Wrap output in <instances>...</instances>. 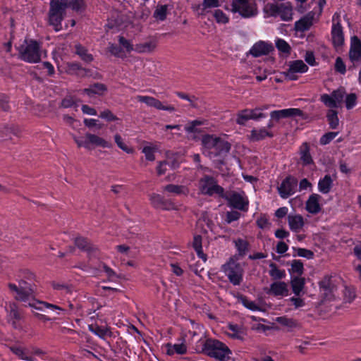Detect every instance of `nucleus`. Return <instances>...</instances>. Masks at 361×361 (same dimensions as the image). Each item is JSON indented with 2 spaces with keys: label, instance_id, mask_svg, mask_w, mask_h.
Here are the masks:
<instances>
[{
  "label": "nucleus",
  "instance_id": "obj_1",
  "mask_svg": "<svg viewBox=\"0 0 361 361\" xmlns=\"http://www.w3.org/2000/svg\"><path fill=\"white\" fill-rule=\"evenodd\" d=\"M201 142L202 154L209 158L227 154L231 149L228 142L214 135H203Z\"/></svg>",
  "mask_w": 361,
  "mask_h": 361
},
{
  "label": "nucleus",
  "instance_id": "obj_2",
  "mask_svg": "<svg viewBox=\"0 0 361 361\" xmlns=\"http://www.w3.org/2000/svg\"><path fill=\"white\" fill-rule=\"evenodd\" d=\"M202 352L219 361H228L231 351L224 343L215 339H207L203 344Z\"/></svg>",
  "mask_w": 361,
  "mask_h": 361
},
{
  "label": "nucleus",
  "instance_id": "obj_3",
  "mask_svg": "<svg viewBox=\"0 0 361 361\" xmlns=\"http://www.w3.org/2000/svg\"><path fill=\"white\" fill-rule=\"evenodd\" d=\"M68 7V0H51L49 11V24L55 31L62 29L61 23L64 18L66 9Z\"/></svg>",
  "mask_w": 361,
  "mask_h": 361
},
{
  "label": "nucleus",
  "instance_id": "obj_4",
  "mask_svg": "<svg viewBox=\"0 0 361 361\" xmlns=\"http://www.w3.org/2000/svg\"><path fill=\"white\" fill-rule=\"evenodd\" d=\"M18 51V58L25 62L35 63L41 60L40 45L35 40H25Z\"/></svg>",
  "mask_w": 361,
  "mask_h": 361
},
{
  "label": "nucleus",
  "instance_id": "obj_5",
  "mask_svg": "<svg viewBox=\"0 0 361 361\" xmlns=\"http://www.w3.org/2000/svg\"><path fill=\"white\" fill-rule=\"evenodd\" d=\"M221 269L233 285L238 286L243 281V269L233 257H231L226 263L223 264Z\"/></svg>",
  "mask_w": 361,
  "mask_h": 361
},
{
  "label": "nucleus",
  "instance_id": "obj_6",
  "mask_svg": "<svg viewBox=\"0 0 361 361\" xmlns=\"http://www.w3.org/2000/svg\"><path fill=\"white\" fill-rule=\"evenodd\" d=\"M264 11L269 16L280 17L283 21H290L293 18V8L290 4H267Z\"/></svg>",
  "mask_w": 361,
  "mask_h": 361
},
{
  "label": "nucleus",
  "instance_id": "obj_7",
  "mask_svg": "<svg viewBox=\"0 0 361 361\" xmlns=\"http://www.w3.org/2000/svg\"><path fill=\"white\" fill-rule=\"evenodd\" d=\"M74 141L78 147H84L87 149H91L92 147H101L103 148H111L112 144L102 137L95 134L86 133L84 138H80L75 135L73 136Z\"/></svg>",
  "mask_w": 361,
  "mask_h": 361
},
{
  "label": "nucleus",
  "instance_id": "obj_8",
  "mask_svg": "<svg viewBox=\"0 0 361 361\" xmlns=\"http://www.w3.org/2000/svg\"><path fill=\"white\" fill-rule=\"evenodd\" d=\"M231 11L239 13L244 18H250L257 15L258 8L257 4L251 0H233Z\"/></svg>",
  "mask_w": 361,
  "mask_h": 361
},
{
  "label": "nucleus",
  "instance_id": "obj_9",
  "mask_svg": "<svg viewBox=\"0 0 361 361\" xmlns=\"http://www.w3.org/2000/svg\"><path fill=\"white\" fill-rule=\"evenodd\" d=\"M199 190L203 195L212 196L218 195L224 197V188L217 184L216 180L212 176H204L199 180Z\"/></svg>",
  "mask_w": 361,
  "mask_h": 361
},
{
  "label": "nucleus",
  "instance_id": "obj_10",
  "mask_svg": "<svg viewBox=\"0 0 361 361\" xmlns=\"http://www.w3.org/2000/svg\"><path fill=\"white\" fill-rule=\"evenodd\" d=\"M319 286L326 300H334L339 298L338 280L330 276H326L319 283Z\"/></svg>",
  "mask_w": 361,
  "mask_h": 361
},
{
  "label": "nucleus",
  "instance_id": "obj_11",
  "mask_svg": "<svg viewBox=\"0 0 361 361\" xmlns=\"http://www.w3.org/2000/svg\"><path fill=\"white\" fill-rule=\"evenodd\" d=\"M345 96V91L344 88L340 87L334 90L330 94H322L320 96V101L325 106L331 109H335L341 106Z\"/></svg>",
  "mask_w": 361,
  "mask_h": 361
},
{
  "label": "nucleus",
  "instance_id": "obj_12",
  "mask_svg": "<svg viewBox=\"0 0 361 361\" xmlns=\"http://www.w3.org/2000/svg\"><path fill=\"white\" fill-rule=\"evenodd\" d=\"M223 197L228 201V203L231 207L235 209L241 211H246L247 209L248 200L243 192H237L232 191L226 195H224Z\"/></svg>",
  "mask_w": 361,
  "mask_h": 361
},
{
  "label": "nucleus",
  "instance_id": "obj_13",
  "mask_svg": "<svg viewBox=\"0 0 361 361\" xmlns=\"http://www.w3.org/2000/svg\"><path fill=\"white\" fill-rule=\"evenodd\" d=\"M8 286L11 291L16 293V295L14 297L16 300L27 303L28 306H35L32 288H23L24 290H19L18 286L14 283H8Z\"/></svg>",
  "mask_w": 361,
  "mask_h": 361
},
{
  "label": "nucleus",
  "instance_id": "obj_14",
  "mask_svg": "<svg viewBox=\"0 0 361 361\" xmlns=\"http://www.w3.org/2000/svg\"><path fill=\"white\" fill-rule=\"evenodd\" d=\"M333 25L331 29L332 42L334 47H338L343 45L344 42V35L341 25V15L336 12L332 17Z\"/></svg>",
  "mask_w": 361,
  "mask_h": 361
},
{
  "label": "nucleus",
  "instance_id": "obj_15",
  "mask_svg": "<svg viewBox=\"0 0 361 361\" xmlns=\"http://www.w3.org/2000/svg\"><path fill=\"white\" fill-rule=\"evenodd\" d=\"M298 180L291 176H287L278 187L281 197L286 199L296 192Z\"/></svg>",
  "mask_w": 361,
  "mask_h": 361
},
{
  "label": "nucleus",
  "instance_id": "obj_16",
  "mask_svg": "<svg viewBox=\"0 0 361 361\" xmlns=\"http://www.w3.org/2000/svg\"><path fill=\"white\" fill-rule=\"evenodd\" d=\"M149 201L153 207L163 210H174L177 209L176 204L171 200H166L161 195L156 193L149 195Z\"/></svg>",
  "mask_w": 361,
  "mask_h": 361
},
{
  "label": "nucleus",
  "instance_id": "obj_17",
  "mask_svg": "<svg viewBox=\"0 0 361 361\" xmlns=\"http://www.w3.org/2000/svg\"><path fill=\"white\" fill-rule=\"evenodd\" d=\"M136 99L138 102L145 103L148 106L154 107L158 110H164L169 112L175 111L176 109L172 105H164L161 102L150 96L137 95Z\"/></svg>",
  "mask_w": 361,
  "mask_h": 361
},
{
  "label": "nucleus",
  "instance_id": "obj_18",
  "mask_svg": "<svg viewBox=\"0 0 361 361\" xmlns=\"http://www.w3.org/2000/svg\"><path fill=\"white\" fill-rule=\"evenodd\" d=\"M303 111L298 108H290L281 110L272 111L270 113L271 120L279 121L281 118H286L293 116H302Z\"/></svg>",
  "mask_w": 361,
  "mask_h": 361
},
{
  "label": "nucleus",
  "instance_id": "obj_19",
  "mask_svg": "<svg viewBox=\"0 0 361 361\" xmlns=\"http://www.w3.org/2000/svg\"><path fill=\"white\" fill-rule=\"evenodd\" d=\"M274 50L271 43L264 41L256 42L250 49V54L254 57L267 55Z\"/></svg>",
  "mask_w": 361,
  "mask_h": 361
},
{
  "label": "nucleus",
  "instance_id": "obj_20",
  "mask_svg": "<svg viewBox=\"0 0 361 361\" xmlns=\"http://www.w3.org/2000/svg\"><path fill=\"white\" fill-rule=\"evenodd\" d=\"M274 136V133L267 129L265 127H262L260 128H253L250 131V134L247 136L248 140L250 142H259L261 141L266 137H273Z\"/></svg>",
  "mask_w": 361,
  "mask_h": 361
},
{
  "label": "nucleus",
  "instance_id": "obj_21",
  "mask_svg": "<svg viewBox=\"0 0 361 361\" xmlns=\"http://www.w3.org/2000/svg\"><path fill=\"white\" fill-rule=\"evenodd\" d=\"M314 16L315 13L313 11L307 13L305 16L295 23V29L300 32L308 30L313 24Z\"/></svg>",
  "mask_w": 361,
  "mask_h": 361
},
{
  "label": "nucleus",
  "instance_id": "obj_22",
  "mask_svg": "<svg viewBox=\"0 0 361 361\" xmlns=\"http://www.w3.org/2000/svg\"><path fill=\"white\" fill-rule=\"evenodd\" d=\"M289 290L288 284L283 281H276L270 285L268 293L276 297H285L288 295Z\"/></svg>",
  "mask_w": 361,
  "mask_h": 361
},
{
  "label": "nucleus",
  "instance_id": "obj_23",
  "mask_svg": "<svg viewBox=\"0 0 361 361\" xmlns=\"http://www.w3.org/2000/svg\"><path fill=\"white\" fill-rule=\"evenodd\" d=\"M349 57L353 62L361 61V41L356 36L351 38Z\"/></svg>",
  "mask_w": 361,
  "mask_h": 361
},
{
  "label": "nucleus",
  "instance_id": "obj_24",
  "mask_svg": "<svg viewBox=\"0 0 361 361\" xmlns=\"http://www.w3.org/2000/svg\"><path fill=\"white\" fill-rule=\"evenodd\" d=\"M322 197L318 194H312L306 202V210L312 214H318L321 211L319 204Z\"/></svg>",
  "mask_w": 361,
  "mask_h": 361
},
{
  "label": "nucleus",
  "instance_id": "obj_25",
  "mask_svg": "<svg viewBox=\"0 0 361 361\" xmlns=\"http://www.w3.org/2000/svg\"><path fill=\"white\" fill-rule=\"evenodd\" d=\"M288 223L290 229L295 233L300 231L305 225L304 219L300 214H289Z\"/></svg>",
  "mask_w": 361,
  "mask_h": 361
},
{
  "label": "nucleus",
  "instance_id": "obj_26",
  "mask_svg": "<svg viewBox=\"0 0 361 361\" xmlns=\"http://www.w3.org/2000/svg\"><path fill=\"white\" fill-rule=\"evenodd\" d=\"M157 42L155 39H150L144 42L136 44L134 51L139 54L151 53L157 47Z\"/></svg>",
  "mask_w": 361,
  "mask_h": 361
},
{
  "label": "nucleus",
  "instance_id": "obj_27",
  "mask_svg": "<svg viewBox=\"0 0 361 361\" xmlns=\"http://www.w3.org/2000/svg\"><path fill=\"white\" fill-rule=\"evenodd\" d=\"M166 351L169 355H173L175 353L178 355H184L187 352V346L185 344V338H183L182 342L180 343H167L166 345Z\"/></svg>",
  "mask_w": 361,
  "mask_h": 361
},
{
  "label": "nucleus",
  "instance_id": "obj_28",
  "mask_svg": "<svg viewBox=\"0 0 361 361\" xmlns=\"http://www.w3.org/2000/svg\"><path fill=\"white\" fill-rule=\"evenodd\" d=\"M227 329L230 331L229 332H227V335L230 338L238 340H243L245 333L242 326L234 324H228Z\"/></svg>",
  "mask_w": 361,
  "mask_h": 361
},
{
  "label": "nucleus",
  "instance_id": "obj_29",
  "mask_svg": "<svg viewBox=\"0 0 361 361\" xmlns=\"http://www.w3.org/2000/svg\"><path fill=\"white\" fill-rule=\"evenodd\" d=\"M75 244L79 249L85 250L89 254L96 253L97 252V247L94 246L87 238L82 237L76 238Z\"/></svg>",
  "mask_w": 361,
  "mask_h": 361
},
{
  "label": "nucleus",
  "instance_id": "obj_30",
  "mask_svg": "<svg viewBox=\"0 0 361 361\" xmlns=\"http://www.w3.org/2000/svg\"><path fill=\"white\" fill-rule=\"evenodd\" d=\"M106 90L107 88L105 85L97 82L82 90V92L85 93L89 97H92L95 94L101 95Z\"/></svg>",
  "mask_w": 361,
  "mask_h": 361
},
{
  "label": "nucleus",
  "instance_id": "obj_31",
  "mask_svg": "<svg viewBox=\"0 0 361 361\" xmlns=\"http://www.w3.org/2000/svg\"><path fill=\"white\" fill-rule=\"evenodd\" d=\"M305 284V280L304 278L299 276L291 277L290 285L293 290V293L296 296H300Z\"/></svg>",
  "mask_w": 361,
  "mask_h": 361
},
{
  "label": "nucleus",
  "instance_id": "obj_32",
  "mask_svg": "<svg viewBox=\"0 0 361 361\" xmlns=\"http://www.w3.org/2000/svg\"><path fill=\"white\" fill-rule=\"evenodd\" d=\"M75 53L85 63H90L94 60L92 54H91L87 49L80 44L75 45Z\"/></svg>",
  "mask_w": 361,
  "mask_h": 361
},
{
  "label": "nucleus",
  "instance_id": "obj_33",
  "mask_svg": "<svg viewBox=\"0 0 361 361\" xmlns=\"http://www.w3.org/2000/svg\"><path fill=\"white\" fill-rule=\"evenodd\" d=\"M164 190L177 195H188L189 189L185 185L169 184L164 188Z\"/></svg>",
  "mask_w": 361,
  "mask_h": 361
},
{
  "label": "nucleus",
  "instance_id": "obj_34",
  "mask_svg": "<svg viewBox=\"0 0 361 361\" xmlns=\"http://www.w3.org/2000/svg\"><path fill=\"white\" fill-rule=\"evenodd\" d=\"M326 116L329 125V128L333 130L337 129L339 126L338 111L334 109L329 108L326 112Z\"/></svg>",
  "mask_w": 361,
  "mask_h": 361
},
{
  "label": "nucleus",
  "instance_id": "obj_35",
  "mask_svg": "<svg viewBox=\"0 0 361 361\" xmlns=\"http://www.w3.org/2000/svg\"><path fill=\"white\" fill-rule=\"evenodd\" d=\"M333 185V180L329 175H326L320 179L318 183V189L323 194H327Z\"/></svg>",
  "mask_w": 361,
  "mask_h": 361
},
{
  "label": "nucleus",
  "instance_id": "obj_36",
  "mask_svg": "<svg viewBox=\"0 0 361 361\" xmlns=\"http://www.w3.org/2000/svg\"><path fill=\"white\" fill-rule=\"evenodd\" d=\"M176 94L179 98L189 102L192 108L199 109L200 107L201 101L195 95H189L182 92H177Z\"/></svg>",
  "mask_w": 361,
  "mask_h": 361
},
{
  "label": "nucleus",
  "instance_id": "obj_37",
  "mask_svg": "<svg viewBox=\"0 0 361 361\" xmlns=\"http://www.w3.org/2000/svg\"><path fill=\"white\" fill-rule=\"evenodd\" d=\"M220 6L219 0H203L202 5H197L193 6V9L195 11H198L201 9L200 15L204 14V11L208 8H217Z\"/></svg>",
  "mask_w": 361,
  "mask_h": 361
},
{
  "label": "nucleus",
  "instance_id": "obj_38",
  "mask_svg": "<svg viewBox=\"0 0 361 361\" xmlns=\"http://www.w3.org/2000/svg\"><path fill=\"white\" fill-rule=\"evenodd\" d=\"M235 247L238 251V255L243 257L246 255L249 250V243L244 239L237 238L233 240Z\"/></svg>",
  "mask_w": 361,
  "mask_h": 361
},
{
  "label": "nucleus",
  "instance_id": "obj_39",
  "mask_svg": "<svg viewBox=\"0 0 361 361\" xmlns=\"http://www.w3.org/2000/svg\"><path fill=\"white\" fill-rule=\"evenodd\" d=\"M202 238L200 235H196L193 238L192 247L195 249L197 256L204 261L207 260V256L204 254L202 246Z\"/></svg>",
  "mask_w": 361,
  "mask_h": 361
},
{
  "label": "nucleus",
  "instance_id": "obj_40",
  "mask_svg": "<svg viewBox=\"0 0 361 361\" xmlns=\"http://www.w3.org/2000/svg\"><path fill=\"white\" fill-rule=\"evenodd\" d=\"M300 160L303 165H308L312 163V159L310 154V148L307 143H303L300 150Z\"/></svg>",
  "mask_w": 361,
  "mask_h": 361
},
{
  "label": "nucleus",
  "instance_id": "obj_41",
  "mask_svg": "<svg viewBox=\"0 0 361 361\" xmlns=\"http://www.w3.org/2000/svg\"><path fill=\"white\" fill-rule=\"evenodd\" d=\"M249 120H251L250 109L240 110L236 114L235 122L237 124L245 126Z\"/></svg>",
  "mask_w": 361,
  "mask_h": 361
},
{
  "label": "nucleus",
  "instance_id": "obj_42",
  "mask_svg": "<svg viewBox=\"0 0 361 361\" xmlns=\"http://www.w3.org/2000/svg\"><path fill=\"white\" fill-rule=\"evenodd\" d=\"M269 275L274 280H281L286 277V272L283 269H279L276 264L271 262L269 264Z\"/></svg>",
  "mask_w": 361,
  "mask_h": 361
},
{
  "label": "nucleus",
  "instance_id": "obj_43",
  "mask_svg": "<svg viewBox=\"0 0 361 361\" xmlns=\"http://www.w3.org/2000/svg\"><path fill=\"white\" fill-rule=\"evenodd\" d=\"M288 69L294 73H303L308 71V66L302 60H296L290 64Z\"/></svg>",
  "mask_w": 361,
  "mask_h": 361
},
{
  "label": "nucleus",
  "instance_id": "obj_44",
  "mask_svg": "<svg viewBox=\"0 0 361 361\" xmlns=\"http://www.w3.org/2000/svg\"><path fill=\"white\" fill-rule=\"evenodd\" d=\"M11 351L14 353L16 355H17L20 359L26 361H32V358L27 356V352L25 348L18 346V345H13L10 347Z\"/></svg>",
  "mask_w": 361,
  "mask_h": 361
},
{
  "label": "nucleus",
  "instance_id": "obj_45",
  "mask_svg": "<svg viewBox=\"0 0 361 361\" xmlns=\"http://www.w3.org/2000/svg\"><path fill=\"white\" fill-rule=\"evenodd\" d=\"M6 310L9 319L20 320L21 319V315L18 312V307L16 303L9 302L7 305Z\"/></svg>",
  "mask_w": 361,
  "mask_h": 361
},
{
  "label": "nucleus",
  "instance_id": "obj_46",
  "mask_svg": "<svg viewBox=\"0 0 361 361\" xmlns=\"http://www.w3.org/2000/svg\"><path fill=\"white\" fill-rule=\"evenodd\" d=\"M275 321L279 324L290 329L295 328L297 326V322L295 319L286 316L278 317L275 319Z\"/></svg>",
  "mask_w": 361,
  "mask_h": 361
},
{
  "label": "nucleus",
  "instance_id": "obj_47",
  "mask_svg": "<svg viewBox=\"0 0 361 361\" xmlns=\"http://www.w3.org/2000/svg\"><path fill=\"white\" fill-rule=\"evenodd\" d=\"M205 123V121L203 120H193L189 121L185 126V130L187 133H197V127L200 126H202Z\"/></svg>",
  "mask_w": 361,
  "mask_h": 361
},
{
  "label": "nucleus",
  "instance_id": "obj_48",
  "mask_svg": "<svg viewBox=\"0 0 361 361\" xmlns=\"http://www.w3.org/2000/svg\"><path fill=\"white\" fill-rule=\"evenodd\" d=\"M167 10V5L158 6L154 12V18L161 21L164 20L166 18Z\"/></svg>",
  "mask_w": 361,
  "mask_h": 361
},
{
  "label": "nucleus",
  "instance_id": "obj_49",
  "mask_svg": "<svg viewBox=\"0 0 361 361\" xmlns=\"http://www.w3.org/2000/svg\"><path fill=\"white\" fill-rule=\"evenodd\" d=\"M89 330L100 338H104L109 332L106 327L99 326L97 324L89 325Z\"/></svg>",
  "mask_w": 361,
  "mask_h": 361
},
{
  "label": "nucleus",
  "instance_id": "obj_50",
  "mask_svg": "<svg viewBox=\"0 0 361 361\" xmlns=\"http://www.w3.org/2000/svg\"><path fill=\"white\" fill-rule=\"evenodd\" d=\"M68 69L70 71L77 72V74L84 76L87 74L88 70L82 68L80 63L73 62L68 64Z\"/></svg>",
  "mask_w": 361,
  "mask_h": 361
},
{
  "label": "nucleus",
  "instance_id": "obj_51",
  "mask_svg": "<svg viewBox=\"0 0 361 361\" xmlns=\"http://www.w3.org/2000/svg\"><path fill=\"white\" fill-rule=\"evenodd\" d=\"M114 140H115V142L116 143L117 146L121 149H122L123 151H124L126 153H132L133 152V149L132 148H130L128 147L126 144L125 142H123V140L122 138V137L116 133L115 135H114Z\"/></svg>",
  "mask_w": 361,
  "mask_h": 361
},
{
  "label": "nucleus",
  "instance_id": "obj_52",
  "mask_svg": "<svg viewBox=\"0 0 361 361\" xmlns=\"http://www.w3.org/2000/svg\"><path fill=\"white\" fill-rule=\"evenodd\" d=\"M216 23L226 24L229 21V18L221 10H215L213 14Z\"/></svg>",
  "mask_w": 361,
  "mask_h": 361
},
{
  "label": "nucleus",
  "instance_id": "obj_53",
  "mask_svg": "<svg viewBox=\"0 0 361 361\" xmlns=\"http://www.w3.org/2000/svg\"><path fill=\"white\" fill-rule=\"evenodd\" d=\"M304 271L303 264L300 260L294 259L291 262L290 271L298 275H302Z\"/></svg>",
  "mask_w": 361,
  "mask_h": 361
},
{
  "label": "nucleus",
  "instance_id": "obj_54",
  "mask_svg": "<svg viewBox=\"0 0 361 361\" xmlns=\"http://www.w3.org/2000/svg\"><path fill=\"white\" fill-rule=\"evenodd\" d=\"M276 47L279 51L284 54H289L290 52V45L283 39H278L276 41Z\"/></svg>",
  "mask_w": 361,
  "mask_h": 361
},
{
  "label": "nucleus",
  "instance_id": "obj_55",
  "mask_svg": "<svg viewBox=\"0 0 361 361\" xmlns=\"http://www.w3.org/2000/svg\"><path fill=\"white\" fill-rule=\"evenodd\" d=\"M157 148L151 146H145L142 149V153L145 154L147 160L152 161L155 160L154 152L157 151Z\"/></svg>",
  "mask_w": 361,
  "mask_h": 361
},
{
  "label": "nucleus",
  "instance_id": "obj_56",
  "mask_svg": "<svg viewBox=\"0 0 361 361\" xmlns=\"http://www.w3.org/2000/svg\"><path fill=\"white\" fill-rule=\"evenodd\" d=\"M345 107L350 110L353 109L357 104V96L355 93H350L349 94H345Z\"/></svg>",
  "mask_w": 361,
  "mask_h": 361
},
{
  "label": "nucleus",
  "instance_id": "obj_57",
  "mask_svg": "<svg viewBox=\"0 0 361 361\" xmlns=\"http://www.w3.org/2000/svg\"><path fill=\"white\" fill-rule=\"evenodd\" d=\"M250 114L251 120L258 121L266 118L267 115L262 112V109L256 107L255 109H250Z\"/></svg>",
  "mask_w": 361,
  "mask_h": 361
},
{
  "label": "nucleus",
  "instance_id": "obj_58",
  "mask_svg": "<svg viewBox=\"0 0 361 361\" xmlns=\"http://www.w3.org/2000/svg\"><path fill=\"white\" fill-rule=\"evenodd\" d=\"M343 300L346 302H351L355 298V292L353 288L344 287L343 289Z\"/></svg>",
  "mask_w": 361,
  "mask_h": 361
},
{
  "label": "nucleus",
  "instance_id": "obj_59",
  "mask_svg": "<svg viewBox=\"0 0 361 361\" xmlns=\"http://www.w3.org/2000/svg\"><path fill=\"white\" fill-rule=\"evenodd\" d=\"M84 0H68V6H70L73 11H80L85 8Z\"/></svg>",
  "mask_w": 361,
  "mask_h": 361
},
{
  "label": "nucleus",
  "instance_id": "obj_60",
  "mask_svg": "<svg viewBox=\"0 0 361 361\" xmlns=\"http://www.w3.org/2000/svg\"><path fill=\"white\" fill-rule=\"evenodd\" d=\"M338 135V133L336 132H329L323 135L319 140V142L321 145H325L329 144L332 140H334L336 135Z\"/></svg>",
  "mask_w": 361,
  "mask_h": 361
},
{
  "label": "nucleus",
  "instance_id": "obj_61",
  "mask_svg": "<svg viewBox=\"0 0 361 361\" xmlns=\"http://www.w3.org/2000/svg\"><path fill=\"white\" fill-rule=\"evenodd\" d=\"M241 302L246 308L250 310L255 311L259 310V306L254 301L248 300L246 297H242Z\"/></svg>",
  "mask_w": 361,
  "mask_h": 361
},
{
  "label": "nucleus",
  "instance_id": "obj_62",
  "mask_svg": "<svg viewBox=\"0 0 361 361\" xmlns=\"http://www.w3.org/2000/svg\"><path fill=\"white\" fill-rule=\"evenodd\" d=\"M335 71L341 74H345L346 72V66L341 57H337L335 61Z\"/></svg>",
  "mask_w": 361,
  "mask_h": 361
},
{
  "label": "nucleus",
  "instance_id": "obj_63",
  "mask_svg": "<svg viewBox=\"0 0 361 361\" xmlns=\"http://www.w3.org/2000/svg\"><path fill=\"white\" fill-rule=\"evenodd\" d=\"M118 42L120 44L122 45L128 52L134 51L135 46L133 45L130 40L126 39L123 36H119Z\"/></svg>",
  "mask_w": 361,
  "mask_h": 361
},
{
  "label": "nucleus",
  "instance_id": "obj_64",
  "mask_svg": "<svg viewBox=\"0 0 361 361\" xmlns=\"http://www.w3.org/2000/svg\"><path fill=\"white\" fill-rule=\"evenodd\" d=\"M99 117L106 120L107 121H116L118 118L115 116L110 110L106 109L102 111L99 114Z\"/></svg>",
  "mask_w": 361,
  "mask_h": 361
}]
</instances>
